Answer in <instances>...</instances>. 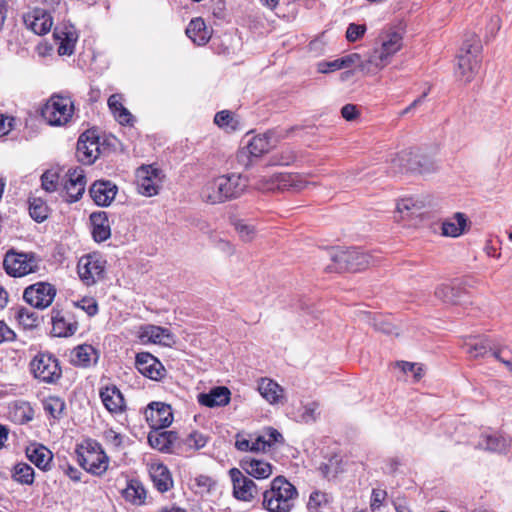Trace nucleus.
Masks as SVG:
<instances>
[{"label": "nucleus", "mask_w": 512, "mask_h": 512, "mask_svg": "<svg viewBox=\"0 0 512 512\" xmlns=\"http://www.w3.org/2000/svg\"><path fill=\"white\" fill-rule=\"evenodd\" d=\"M248 185L246 176L229 173L208 181L201 190V198L208 204H220L242 195Z\"/></svg>", "instance_id": "f257e3e1"}, {"label": "nucleus", "mask_w": 512, "mask_h": 512, "mask_svg": "<svg viewBox=\"0 0 512 512\" xmlns=\"http://www.w3.org/2000/svg\"><path fill=\"white\" fill-rule=\"evenodd\" d=\"M402 44V36L395 31L381 34L377 46L368 54L365 63H362V72L374 74L383 69L401 49Z\"/></svg>", "instance_id": "f03ea898"}, {"label": "nucleus", "mask_w": 512, "mask_h": 512, "mask_svg": "<svg viewBox=\"0 0 512 512\" xmlns=\"http://www.w3.org/2000/svg\"><path fill=\"white\" fill-rule=\"evenodd\" d=\"M298 496L296 488L284 477L278 476L263 492V507L269 512H290Z\"/></svg>", "instance_id": "7ed1b4c3"}, {"label": "nucleus", "mask_w": 512, "mask_h": 512, "mask_svg": "<svg viewBox=\"0 0 512 512\" xmlns=\"http://www.w3.org/2000/svg\"><path fill=\"white\" fill-rule=\"evenodd\" d=\"M329 255L333 264L326 267L328 272H357L375 263L372 255L359 248L334 249Z\"/></svg>", "instance_id": "20e7f679"}, {"label": "nucleus", "mask_w": 512, "mask_h": 512, "mask_svg": "<svg viewBox=\"0 0 512 512\" xmlns=\"http://www.w3.org/2000/svg\"><path fill=\"white\" fill-rule=\"evenodd\" d=\"M118 145L119 141L116 137L101 139L96 129H89L80 135L77 141V153L97 160L99 157H110Z\"/></svg>", "instance_id": "39448f33"}, {"label": "nucleus", "mask_w": 512, "mask_h": 512, "mask_svg": "<svg viewBox=\"0 0 512 512\" xmlns=\"http://www.w3.org/2000/svg\"><path fill=\"white\" fill-rule=\"evenodd\" d=\"M73 113L74 103L71 98L58 94L52 95L41 109L42 117L51 126L66 125Z\"/></svg>", "instance_id": "423d86ee"}, {"label": "nucleus", "mask_w": 512, "mask_h": 512, "mask_svg": "<svg viewBox=\"0 0 512 512\" xmlns=\"http://www.w3.org/2000/svg\"><path fill=\"white\" fill-rule=\"evenodd\" d=\"M481 46L477 39L464 43L457 57L456 76L464 82H470L479 69Z\"/></svg>", "instance_id": "0eeeda50"}, {"label": "nucleus", "mask_w": 512, "mask_h": 512, "mask_svg": "<svg viewBox=\"0 0 512 512\" xmlns=\"http://www.w3.org/2000/svg\"><path fill=\"white\" fill-rule=\"evenodd\" d=\"M38 262L39 259L33 252H17L10 249L5 254L3 266L9 276L23 277L36 272L39 269Z\"/></svg>", "instance_id": "6e6552de"}, {"label": "nucleus", "mask_w": 512, "mask_h": 512, "mask_svg": "<svg viewBox=\"0 0 512 512\" xmlns=\"http://www.w3.org/2000/svg\"><path fill=\"white\" fill-rule=\"evenodd\" d=\"M30 370L39 381L54 384L62 377L59 360L51 353L40 352L30 362Z\"/></svg>", "instance_id": "1a4fd4ad"}, {"label": "nucleus", "mask_w": 512, "mask_h": 512, "mask_svg": "<svg viewBox=\"0 0 512 512\" xmlns=\"http://www.w3.org/2000/svg\"><path fill=\"white\" fill-rule=\"evenodd\" d=\"M137 190L146 197L157 195L165 179V174L158 167V162L143 164L136 171Z\"/></svg>", "instance_id": "9d476101"}, {"label": "nucleus", "mask_w": 512, "mask_h": 512, "mask_svg": "<svg viewBox=\"0 0 512 512\" xmlns=\"http://www.w3.org/2000/svg\"><path fill=\"white\" fill-rule=\"evenodd\" d=\"M466 352L471 356L484 357L491 353L498 361L502 362L506 368L512 372V361L507 357L509 349L506 346L496 345L491 339L483 338L479 342H468L465 344Z\"/></svg>", "instance_id": "9b49d317"}, {"label": "nucleus", "mask_w": 512, "mask_h": 512, "mask_svg": "<svg viewBox=\"0 0 512 512\" xmlns=\"http://www.w3.org/2000/svg\"><path fill=\"white\" fill-rule=\"evenodd\" d=\"M56 296V288L48 282H37L25 288L24 300L34 308L49 307Z\"/></svg>", "instance_id": "f8f14e48"}, {"label": "nucleus", "mask_w": 512, "mask_h": 512, "mask_svg": "<svg viewBox=\"0 0 512 512\" xmlns=\"http://www.w3.org/2000/svg\"><path fill=\"white\" fill-rule=\"evenodd\" d=\"M77 270L82 282L90 286L103 278L104 261L97 254H87L79 259Z\"/></svg>", "instance_id": "ddd939ff"}, {"label": "nucleus", "mask_w": 512, "mask_h": 512, "mask_svg": "<svg viewBox=\"0 0 512 512\" xmlns=\"http://www.w3.org/2000/svg\"><path fill=\"white\" fill-rule=\"evenodd\" d=\"M77 448V461L82 468L94 475H102L108 468V457L100 450Z\"/></svg>", "instance_id": "4468645a"}, {"label": "nucleus", "mask_w": 512, "mask_h": 512, "mask_svg": "<svg viewBox=\"0 0 512 512\" xmlns=\"http://www.w3.org/2000/svg\"><path fill=\"white\" fill-rule=\"evenodd\" d=\"M145 418L153 430H162L171 425V406L163 402H151L145 409Z\"/></svg>", "instance_id": "2eb2a0df"}, {"label": "nucleus", "mask_w": 512, "mask_h": 512, "mask_svg": "<svg viewBox=\"0 0 512 512\" xmlns=\"http://www.w3.org/2000/svg\"><path fill=\"white\" fill-rule=\"evenodd\" d=\"M63 189L67 196V202L78 201L85 192L86 177L80 168L70 169L62 178Z\"/></svg>", "instance_id": "dca6fc26"}, {"label": "nucleus", "mask_w": 512, "mask_h": 512, "mask_svg": "<svg viewBox=\"0 0 512 512\" xmlns=\"http://www.w3.org/2000/svg\"><path fill=\"white\" fill-rule=\"evenodd\" d=\"M229 475L233 484V495L241 501H251L257 494V486L250 478L246 477L239 469L232 468Z\"/></svg>", "instance_id": "f3484780"}, {"label": "nucleus", "mask_w": 512, "mask_h": 512, "mask_svg": "<svg viewBox=\"0 0 512 512\" xmlns=\"http://www.w3.org/2000/svg\"><path fill=\"white\" fill-rule=\"evenodd\" d=\"M136 368L145 377L159 381L166 373L163 364L152 354L148 352H140L136 355Z\"/></svg>", "instance_id": "a211bd4d"}, {"label": "nucleus", "mask_w": 512, "mask_h": 512, "mask_svg": "<svg viewBox=\"0 0 512 512\" xmlns=\"http://www.w3.org/2000/svg\"><path fill=\"white\" fill-rule=\"evenodd\" d=\"M25 26L37 35H45L52 27V17L50 13L41 8H33L23 15Z\"/></svg>", "instance_id": "6ab92c4d"}, {"label": "nucleus", "mask_w": 512, "mask_h": 512, "mask_svg": "<svg viewBox=\"0 0 512 512\" xmlns=\"http://www.w3.org/2000/svg\"><path fill=\"white\" fill-rule=\"evenodd\" d=\"M178 434L174 431L153 430L148 434L149 445L161 452L174 453Z\"/></svg>", "instance_id": "aec40b11"}, {"label": "nucleus", "mask_w": 512, "mask_h": 512, "mask_svg": "<svg viewBox=\"0 0 512 512\" xmlns=\"http://www.w3.org/2000/svg\"><path fill=\"white\" fill-rule=\"evenodd\" d=\"M117 186L110 181H96L90 188V195L99 206H108L117 194Z\"/></svg>", "instance_id": "412c9836"}, {"label": "nucleus", "mask_w": 512, "mask_h": 512, "mask_svg": "<svg viewBox=\"0 0 512 512\" xmlns=\"http://www.w3.org/2000/svg\"><path fill=\"white\" fill-rule=\"evenodd\" d=\"M264 183L267 185L265 188L268 190L278 189L287 190L294 188L300 190L303 188V184L298 180V176L288 173H273L268 178L262 176Z\"/></svg>", "instance_id": "4be33fe9"}, {"label": "nucleus", "mask_w": 512, "mask_h": 512, "mask_svg": "<svg viewBox=\"0 0 512 512\" xmlns=\"http://www.w3.org/2000/svg\"><path fill=\"white\" fill-rule=\"evenodd\" d=\"M140 338L145 339L153 344L163 346H172L175 343L171 332L163 327L156 325H145L141 327Z\"/></svg>", "instance_id": "5701e85b"}, {"label": "nucleus", "mask_w": 512, "mask_h": 512, "mask_svg": "<svg viewBox=\"0 0 512 512\" xmlns=\"http://www.w3.org/2000/svg\"><path fill=\"white\" fill-rule=\"evenodd\" d=\"M231 392L225 386H218L212 388L208 393H200L198 395V402L206 407H221L230 402Z\"/></svg>", "instance_id": "b1692460"}, {"label": "nucleus", "mask_w": 512, "mask_h": 512, "mask_svg": "<svg viewBox=\"0 0 512 512\" xmlns=\"http://www.w3.org/2000/svg\"><path fill=\"white\" fill-rule=\"evenodd\" d=\"M92 235L96 242H104L111 236L108 214L105 211L93 212L90 215Z\"/></svg>", "instance_id": "393cba45"}, {"label": "nucleus", "mask_w": 512, "mask_h": 512, "mask_svg": "<svg viewBox=\"0 0 512 512\" xmlns=\"http://www.w3.org/2000/svg\"><path fill=\"white\" fill-rule=\"evenodd\" d=\"M100 397L105 408L111 413H120L125 408L124 397L116 386L102 388Z\"/></svg>", "instance_id": "a878e982"}, {"label": "nucleus", "mask_w": 512, "mask_h": 512, "mask_svg": "<svg viewBox=\"0 0 512 512\" xmlns=\"http://www.w3.org/2000/svg\"><path fill=\"white\" fill-rule=\"evenodd\" d=\"M27 458L39 469L47 471L53 459L52 452L43 445H30L26 448Z\"/></svg>", "instance_id": "bb28decb"}, {"label": "nucleus", "mask_w": 512, "mask_h": 512, "mask_svg": "<svg viewBox=\"0 0 512 512\" xmlns=\"http://www.w3.org/2000/svg\"><path fill=\"white\" fill-rule=\"evenodd\" d=\"M241 467L247 474L256 479H265L272 474V466L263 460L245 457L241 461Z\"/></svg>", "instance_id": "cd10ccee"}, {"label": "nucleus", "mask_w": 512, "mask_h": 512, "mask_svg": "<svg viewBox=\"0 0 512 512\" xmlns=\"http://www.w3.org/2000/svg\"><path fill=\"white\" fill-rule=\"evenodd\" d=\"M186 35L197 45H205L211 38V32L202 18L192 19L186 28Z\"/></svg>", "instance_id": "c85d7f7f"}, {"label": "nucleus", "mask_w": 512, "mask_h": 512, "mask_svg": "<svg viewBox=\"0 0 512 512\" xmlns=\"http://www.w3.org/2000/svg\"><path fill=\"white\" fill-rule=\"evenodd\" d=\"M468 219L464 213L457 212L452 218L442 223V234L449 237H458L464 233Z\"/></svg>", "instance_id": "c756f323"}, {"label": "nucleus", "mask_w": 512, "mask_h": 512, "mask_svg": "<svg viewBox=\"0 0 512 512\" xmlns=\"http://www.w3.org/2000/svg\"><path fill=\"white\" fill-rule=\"evenodd\" d=\"M271 133H265L252 137L246 145L250 156L258 158L267 153L272 147Z\"/></svg>", "instance_id": "7c9ffc66"}, {"label": "nucleus", "mask_w": 512, "mask_h": 512, "mask_svg": "<svg viewBox=\"0 0 512 512\" xmlns=\"http://www.w3.org/2000/svg\"><path fill=\"white\" fill-rule=\"evenodd\" d=\"M151 478L158 491L167 492L173 486L169 469L163 464H157L151 469Z\"/></svg>", "instance_id": "2f4dec72"}, {"label": "nucleus", "mask_w": 512, "mask_h": 512, "mask_svg": "<svg viewBox=\"0 0 512 512\" xmlns=\"http://www.w3.org/2000/svg\"><path fill=\"white\" fill-rule=\"evenodd\" d=\"M72 363L79 367H88L97 361V352L91 345H80L72 354Z\"/></svg>", "instance_id": "473e14b6"}, {"label": "nucleus", "mask_w": 512, "mask_h": 512, "mask_svg": "<svg viewBox=\"0 0 512 512\" xmlns=\"http://www.w3.org/2000/svg\"><path fill=\"white\" fill-rule=\"evenodd\" d=\"M52 332L57 337H68L77 330L76 323L67 322L60 311L52 310Z\"/></svg>", "instance_id": "72a5a7b5"}, {"label": "nucleus", "mask_w": 512, "mask_h": 512, "mask_svg": "<svg viewBox=\"0 0 512 512\" xmlns=\"http://www.w3.org/2000/svg\"><path fill=\"white\" fill-rule=\"evenodd\" d=\"M423 205L412 198H404L397 202L396 214L400 219H413L420 216Z\"/></svg>", "instance_id": "f704fd0d"}, {"label": "nucleus", "mask_w": 512, "mask_h": 512, "mask_svg": "<svg viewBox=\"0 0 512 512\" xmlns=\"http://www.w3.org/2000/svg\"><path fill=\"white\" fill-rule=\"evenodd\" d=\"M122 495L126 501L139 506L145 502L146 490L140 481L132 479L127 483L126 488L122 491Z\"/></svg>", "instance_id": "c9c22d12"}, {"label": "nucleus", "mask_w": 512, "mask_h": 512, "mask_svg": "<svg viewBox=\"0 0 512 512\" xmlns=\"http://www.w3.org/2000/svg\"><path fill=\"white\" fill-rule=\"evenodd\" d=\"M34 469L27 463L19 462L11 470L12 479L22 485H32L34 482Z\"/></svg>", "instance_id": "e433bc0d"}, {"label": "nucleus", "mask_w": 512, "mask_h": 512, "mask_svg": "<svg viewBox=\"0 0 512 512\" xmlns=\"http://www.w3.org/2000/svg\"><path fill=\"white\" fill-rule=\"evenodd\" d=\"M29 214L38 223L45 221L49 216V207L46 201L40 197H29Z\"/></svg>", "instance_id": "4c0bfd02"}, {"label": "nucleus", "mask_w": 512, "mask_h": 512, "mask_svg": "<svg viewBox=\"0 0 512 512\" xmlns=\"http://www.w3.org/2000/svg\"><path fill=\"white\" fill-rule=\"evenodd\" d=\"M478 448L484 449L490 452H504L508 447L507 440L498 435H483L478 442Z\"/></svg>", "instance_id": "58836bf2"}, {"label": "nucleus", "mask_w": 512, "mask_h": 512, "mask_svg": "<svg viewBox=\"0 0 512 512\" xmlns=\"http://www.w3.org/2000/svg\"><path fill=\"white\" fill-rule=\"evenodd\" d=\"M463 290L459 286L441 285L436 288L435 296L445 303L458 304L461 301Z\"/></svg>", "instance_id": "ea45409f"}, {"label": "nucleus", "mask_w": 512, "mask_h": 512, "mask_svg": "<svg viewBox=\"0 0 512 512\" xmlns=\"http://www.w3.org/2000/svg\"><path fill=\"white\" fill-rule=\"evenodd\" d=\"M261 395L270 403L278 402L283 389L280 385L270 379H263L259 385Z\"/></svg>", "instance_id": "a19ab883"}, {"label": "nucleus", "mask_w": 512, "mask_h": 512, "mask_svg": "<svg viewBox=\"0 0 512 512\" xmlns=\"http://www.w3.org/2000/svg\"><path fill=\"white\" fill-rule=\"evenodd\" d=\"M15 316L24 329H33L39 325L38 314L29 308H18Z\"/></svg>", "instance_id": "79ce46f5"}, {"label": "nucleus", "mask_w": 512, "mask_h": 512, "mask_svg": "<svg viewBox=\"0 0 512 512\" xmlns=\"http://www.w3.org/2000/svg\"><path fill=\"white\" fill-rule=\"evenodd\" d=\"M44 410L54 419H59L64 410L65 402L60 397H49L43 402Z\"/></svg>", "instance_id": "37998d69"}, {"label": "nucleus", "mask_w": 512, "mask_h": 512, "mask_svg": "<svg viewBox=\"0 0 512 512\" xmlns=\"http://www.w3.org/2000/svg\"><path fill=\"white\" fill-rule=\"evenodd\" d=\"M60 178L61 176L58 170H46L41 176V186L46 192H55L58 188Z\"/></svg>", "instance_id": "c03bdc74"}, {"label": "nucleus", "mask_w": 512, "mask_h": 512, "mask_svg": "<svg viewBox=\"0 0 512 512\" xmlns=\"http://www.w3.org/2000/svg\"><path fill=\"white\" fill-rule=\"evenodd\" d=\"M319 404L317 402H309L303 405L298 411V421L303 423L315 422L319 416Z\"/></svg>", "instance_id": "a18cd8bd"}, {"label": "nucleus", "mask_w": 512, "mask_h": 512, "mask_svg": "<svg viewBox=\"0 0 512 512\" xmlns=\"http://www.w3.org/2000/svg\"><path fill=\"white\" fill-rule=\"evenodd\" d=\"M407 164L414 165L411 168L409 167V172H414L415 177L421 176L427 178L438 171L435 162H407Z\"/></svg>", "instance_id": "49530a36"}, {"label": "nucleus", "mask_w": 512, "mask_h": 512, "mask_svg": "<svg viewBox=\"0 0 512 512\" xmlns=\"http://www.w3.org/2000/svg\"><path fill=\"white\" fill-rule=\"evenodd\" d=\"M233 225L243 241L250 242L254 239L256 230L253 225L246 223L244 220H236Z\"/></svg>", "instance_id": "de8ad7c7"}, {"label": "nucleus", "mask_w": 512, "mask_h": 512, "mask_svg": "<svg viewBox=\"0 0 512 512\" xmlns=\"http://www.w3.org/2000/svg\"><path fill=\"white\" fill-rule=\"evenodd\" d=\"M390 170L393 177L397 178H412L415 177L414 172H409V167H413V164H407V162H390Z\"/></svg>", "instance_id": "09e8293b"}, {"label": "nucleus", "mask_w": 512, "mask_h": 512, "mask_svg": "<svg viewBox=\"0 0 512 512\" xmlns=\"http://www.w3.org/2000/svg\"><path fill=\"white\" fill-rule=\"evenodd\" d=\"M207 443V438L197 431H194L190 433L186 439L185 444L193 449H200L203 448Z\"/></svg>", "instance_id": "8fccbe9b"}, {"label": "nucleus", "mask_w": 512, "mask_h": 512, "mask_svg": "<svg viewBox=\"0 0 512 512\" xmlns=\"http://www.w3.org/2000/svg\"><path fill=\"white\" fill-rule=\"evenodd\" d=\"M366 32L365 25H359L355 23L349 24L346 31V38L349 42H355L360 39Z\"/></svg>", "instance_id": "3c124183"}, {"label": "nucleus", "mask_w": 512, "mask_h": 512, "mask_svg": "<svg viewBox=\"0 0 512 512\" xmlns=\"http://www.w3.org/2000/svg\"><path fill=\"white\" fill-rule=\"evenodd\" d=\"M103 438L107 444L119 448L122 446L124 436L113 429H108L104 432Z\"/></svg>", "instance_id": "603ef678"}, {"label": "nucleus", "mask_w": 512, "mask_h": 512, "mask_svg": "<svg viewBox=\"0 0 512 512\" xmlns=\"http://www.w3.org/2000/svg\"><path fill=\"white\" fill-rule=\"evenodd\" d=\"M340 59L341 68H348L353 65H357L360 70L362 71V63H365V60H362L360 54L358 53H351L349 55H346Z\"/></svg>", "instance_id": "864d4df0"}, {"label": "nucleus", "mask_w": 512, "mask_h": 512, "mask_svg": "<svg viewBox=\"0 0 512 512\" xmlns=\"http://www.w3.org/2000/svg\"><path fill=\"white\" fill-rule=\"evenodd\" d=\"M75 42L76 37L72 33L67 34L58 48L59 55H71L74 52Z\"/></svg>", "instance_id": "5fc2aeb1"}, {"label": "nucleus", "mask_w": 512, "mask_h": 512, "mask_svg": "<svg viewBox=\"0 0 512 512\" xmlns=\"http://www.w3.org/2000/svg\"><path fill=\"white\" fill-rule=\"evenodd\" d=\"M340 69H342L340 59H335L332 61H320L317 63V71L322 74H327Z\"/></svg>", "instance_id": "6e6d98bb"}, {"label": "nucleus", "mask_w": 512, "mask_h": 512, "mask_svg": "<svg viewBox=\"0 0 512 512\" xmlns=\"http://www.w3.org/2000/svg\"><path fill=\"white\" fill-rule=\"evenodd\" d=\"M16 333L5 323L0 320V344L9 343L16 340Z\"/></svg>", "instance_id": "4d7b16f0"}, {"label": "nucleus", "mask_w": 512, "mask_h": 512, "mask_svg": "<svg viewBox=\"0 0 512 512\" xmlns=\"http://www.w3.org/2000/svg\"><path fill=\"white\" fill-rule=\"evenodd\" d=\"M214 122L219 127H227V128L230 127L231 129H234V126L231 125V122H233V116L227 110H223V111L216 113V115L214 117Z\"/></svg>", "instance_id": "13d9d810"}, {"label": "nucleus", "mask_w": 512, "mask_h": 512, "mask_svg": "<svg viewBox=\"0 0 512 512\" xmlns=\"http://www.w3.org/2000/svg\"><path fill=\"white\" fill-rule=\"evenodd\" d=\"M339 460L337 456L331 458L328 463L323 464L320 469L325 477L336 476L339 472Z\"/></svg>", "instance_id": "bf43d9fd"}, {"label": "nucleus", "mask_w": 512, "mask_h": 512, "mask_svg": "<svg viewBox=\"0 0 512 512\" xmlns=\"http://www.w3.org/2000/svg\"><path fill=\"white\" fill-rule=\"evenodd\" d=\"M59 467L72 481L77 482L81 480V471L70 465L68 462L65 461L63 464H60Z\"/></svg>", "instance_id": "052dcab7"}, {"label": "nucleus", "mask_w": 512, "mask_h": 512, "mask_svg": "<svg viewBox=\"0 0 512 512\" xmlns=\"http://www.w3.org/2000/svg\"><path fill=\"white\" fill-rule=\"evenodd\" d=\"M113 115L116 118V120L122 125H129L133 121L132 114L124 106L121 107V109L115 112Z\"/></svg>", "instance_id": "680f3d73"}, {"label": "nucleus", "mask_w": 512, "mask_h": 512, "mask_svg": "<svg viewBox=\"0 0 512 512\" xmlns=\"http://www.w3.org/2000/svg\"><path fill=\"white\" fill-rule=\"evenodd\" d=\"M195 481L198 487L207 492H209L215 486V481L206 475H199L196 477Z\"/></svg>", "instance_id": "e2e57ef3"}, {"label": "nucleus", "mask_w": 512, "mask_h": 512, "mask_svg": "<svg viewBox=\"0 0 512 512\" xmlns=\"http://www.w3.org/2000/svg\"><path fill=\"white\" fill-rule=\"evenodd\" d=\"M341 115L347 121H352L358 116L357 107L353 104H346L341 109Z\"/></svg>", "instance_id": "0e129e2a"}, {"label": "nucleus", "mask_w": 512, "mask_h": 512, "mask_svg": "<svg viewBox=\"0 0 512 512\" xmlns=\"http://www.w3.org/2000/svg\"><path fill=\"white\" fill-rule=\"evenodd\" d=\"M398 365L401 367V369L404 373L413 372L415 379L418 380L421 378L422 369L420 367L416 368L414 363L403 361V362H399Z\"/></svg>", "instance_id": "69168bd1"}, {"label": "nucleus", "mask_w": 512, "mask_h": 512, "mask_svg": "<svg viewBox=\"0 0 512 512\" xmlns=\"http://www.w3.org/2000/svg\"><path fill=\"white\" fill-rule=\"evenodd\" d=\"M108 106L113 114L119 111L123 107L122 96L120 94L111 95L108 99Z\"/></svg>", "instance_id": "338daca9"}, {"label": "nucleus", "mask_w": 512, "mask_h": 512, "mask_svg": "<svg viewBox=\"0 0 512 512\" xmlns=\"http://www.w3.org/2000/svg\"><path fill=\"white\" fill-rule=\"evenodd\" d=\"M374 326L377 330L385 334H398L397 332H395L396 328L391 323H388L384 320L375 321Z\"/></svg>", "instance_id": "774afa93"}]
</instances>
